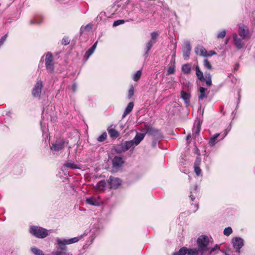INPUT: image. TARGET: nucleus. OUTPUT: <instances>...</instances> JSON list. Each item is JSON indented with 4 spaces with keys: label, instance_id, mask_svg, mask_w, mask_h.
Listing matches in <instances>:
<instances>
[{
    "label": "nucleus",
    "instance_id": "21",
    "mask_svg": "<svg viewBox=\"0 0 255 255\" xmlns=\"http://www.w3.org/2000/svg\"><path fill=\"white\" fill-rule=\"evenodd\" d=\"M145 127L146 133L150 135H156V134H158L159 132L158 129H155L152 127L146 126Z\"/></svg>",
    "mask_w": 255,
    "mask_h": 255
},
{
    "label": "nucleus",
    "instance_id": "45",
    "mask_svg": "<svg viewBox=\"0 0 255 255\" xmlns=\"http://www.w3.org/2000/svg\"><path fill=\"white\" fill-rule=\"evenodd\" d=\"M7 37V34H6L5 35H4V36H3L0 39V46H1L4 42L5 41V40H6V38Z\"/></svg>",
    "mask_w": 255,
    "mask_h": 255
},
{
    "label": "nucleus",
    "instance_id": "18",
    "mask_svg": "<svg viewBox=\"0 0 255 255\" xmlns=\"http://www.w3.org/2000/svg\"><path fill=\"white\" fill-rule=\"evenodd\" d=\"M106 186V182L105 180H101L97 183L95 186V188L97 191H103L105 190Z\"/></svg>",
    "mask_w": 255,
    "mask_h": 255
},
{
    "label": "nucleus",
    "instance_id": "39",
    "mask_svg": "<svg viewBox=\"0 0 255 255\" xmlns=\"http://www.w3.org/2000/svg\"><path fill=\"white\" fill-rule=\"evenodd\" d=\"M233 232L231 227H227L224 230V234L226 236H230Z\"/></svg>",
    "mask_w": 255,
    "mask_h": 255
},
{
    "label": "nucleus",
    "instance_id": "57",
    "mask_svg": "<svg viewBox=\"0 0 255 255\" xmlns=\"http://www.w3.org/2000/svg\"><path fill=\"white\" fill-rule=\"evenodd\" d=\"M228 42H229V39H227L226 40V41H225V43H226V44H227V43H228Z\"/></svg>",
    "mask_w": 255,
    "mask_h": 255
},
{
    "label": "nucleus",
    "instance_id": "12",
    "mask_svg": "<svg viewBox=\"0 0 255 255\" xmlns=\"http://www.w3.org/2000/svg\"><path fill=\"white\" fill-rule=\"evenodd\" d=\"M43 87V83L41 80L38 81L35 84L32 91V95L35 97H37L39 96L41 92V89Z\"/></svg>",
    "mask_w": 255,
    "mask_h": 255
},
{
    "label": "nucleus",
    "instance_id": "47",
    "mask_svg": "<svg viewBox=\"0 0 255 255\" xmlns=\"http://www.w3.org/2000/svg\"><path fill=\"white\" fill-rule=\"evenodd\" d=\"M92 28V25H90V24H87V25H86L85 26H84V27H81V31H83V29H84V30H90Z\"/></svg>",
    "mask_w": 255,
    "mask_h": 255
},
{
    "label": "nucleus",
    "instance_id": "43",
    "mask_svg": "<svg viewBox=\"0 0 255 255\" xmlns=\"http://www.w3.org/2000/svg\"><path fill=\"white\" fill-rule=\"evenodd\" d=\"M197 186H195L194 189L193 190H192V191H191L190 195H189V197H190V199H191V200L192 201H194V199H195V198H194V196H193V193H195V192L196 191V190H197Z\"/></svg>",
    "mask_w": 255,
    "mask_h": 255
},
{
    "label": "nucleus",
    "instance_id": "8",
    "mask_svg": "<svg viewBox=\"0 0 255 255\" xmlns=\"http://www.w3.org/2000/svg\"><path fill=\"white\" fill-rule=\"evenodd\" d=\"M232 244L236 252L240 253L241 249L244 246V240L241 237H234L232 239Z\"/></svg>",
    "mask_w": 255,
    "mask_h": 255
},
{
    "label": "nucleus",
    "instance_id": "2",
    "mask_svg": "<svg viewBox=\"0 0 255 255\" xmlns=\"http://www.w3.org/2000/svg\"><path fill=\"white\" fill-rule=\"evenodd\" d=\"M144 136L145 134L137 132L133 139L124 142L125 146L127 150L130 148L133 150L144 139Z\"/></svg>",
    "mask_w": 255,
    "mask_h": 255
},
{
    "label": "nucleus",
    "instance_id": "40",
    "mask_svg": "<svg viewBox=\"0 0 255 255\" xmlns=\"http://www.w3.org/2000/svg\"><path fill=\"white\" fill-rule=\"evenodd\" d=\"M203 63H204V66L206 68H207L209 70H211L212 68V66L211 64H210V62L207 59H205L204 60Z\"/></svg>",
    "mask_w": 255,
    "mask_h": 255
},
{
    "label": "nucleus",
    "instance_id": "22",
    "mask_svg": "<svg viewBox=\"0 0 255 255\" xmlns=\"http://www.w3.org/2000/svg\"><path fill=\"white\" fill-rule=\"evenodd\" d=\"M133 102H130L127 108H126L123 115H122V118L124 119L126 117L127 115H128L129 113L131 112V111L133 109Z\"/></svg>",
    "mask_w": 255,
    "mask_h": 255
},
{
    "label": "nucleus",
    "instance_id": "33",
    "mask_svg": "<svg viewBox=\"0 0 255 255\" xmlns=\"http://www.w3.org/2000/svg\"><path fill=\"white\" fill-rule=\"evenodd\" d=\"M108 132L111 137L116 138L119 136V132L115 129H109Z\"/></svg>",
    "mask_w": 255,
    "mask_h": 255
},
{
    "label": "nucleus",
    "instance_id": "10",
    "mask_svg": "<svg viewBox=\"0 0 255 255\" xmlns=\"http://www.w3.org/2000/svg\"><path fill=\"white\" fill-rule=\"evenodd\" d=\"M109 184L111 189H117L122 184V180L117 177L111 176L109 178Z\"/></svg>",
    "mask_w": 255,
    "mask_h": 255
},
{
    "label": "nucleus",
    "instance_id": "51",
    "mask_svg": "<svg viewBox=\"0 0 255 255\" xmlns=\"http://www.w3.org/2000/svg\"><path fill=\"white\" fill-rule=\"evenodd\" d=\"M77 86L76 84H73L72 86V89L73 92H75L76 90Z\"/></svg>",
    "mask_w": 255,
    "mask_h": 255
},
{
    "label": "nucleus",
    "instance_id": "53",
    "mask_svg": "<svg viewBox=\"0 0 255 255\" xmlns=\"http://www.w3.org/2000/svg\"><path fill=\"white\" fill-rule=\"evenodd\" d=\"M215 54H216V53L212 51H210L209 53H207V54H212V55H213Z\"/></svg>",
    "mask_w": 255,
    "mask_h": 255
},
{
    "label": "nucleus",
    "instance_id": "42",
    "mask_svg": "<svg viewBox=\"0 0 255 255\" xmlns=\"http://www.w3.org/2000/svg\"><path fill=\"white\" fill-rule=\"evenodd\" d=\"M125 23V21L124 20H118L114 22L113 24V26H117L120 24H124Z\"/></svg>",
    "mask_w": 255,
    "mask_h": 255
},
{
    "label": "nucleus",
    "instance_id": "50",
    "mask_svg": "<svg viewBox=\"0 0 255 255\" xmlns=\"http://www.w3.org/2000/svg\"><path fill=\"white\" fill-rule=\"evenodd\" d=\"M157 142V141L156 140H154L152 141V146L154 148V147H156Z\"/></svg>",
    "mask_w": 255,
    "mask_h": 255
},
{
    "label": "nucleus",
    "instance_id": "7",
    "mask_svg": "<svg viewBox=\"0 0 255 255\" xmlns=\"http://www.w3.org/2000/svg\"><path fill=\"white\" fill-rule=\"evenodd\" d=\"M45 66L47 71L52 73L54 70V63L53 55L50 53H48L45 56Z\"/></svg>",
    "mask_w": 255,
    "mask_h": 255
},
{
    "label": "nucleus",
    "instance_id": "19",
    "mask_svg": "<svg viewBox=\"0 0 255 255\" xmlns=\"http://www.w3.org/2000/svg\"><path fill=\"white\" fill-rule=\"evenodd\" d=\"M97 43H98V41H96L93 45V46L86 51L85 56V57L86 58V60H87L89 58V57L94 53V52L95 51V50L96 48Z\"/></svg>",
    "mask_w": 255,
    "mask_h": 255
},
{
    "label": "nucleus",
    "instance_id": "46",
    "mask_svg": "<svg viewBox=\"0 0 255 255\" xmlns=\"http://www.w3.org/2000/svg\"><path fill=\"white\" fill-rule=\"evenodd\" d=\"M70 42V40L68 38H63L62 41V43L64 45H68Z\"/></svg>",
    "mask_w": 255,
    "mask_h": 255
},
{
    "label": "nucleus",
    "instance_id": "56",
    "mask_svg": "<svg viewBox=\"0 0 255 255\" xmlns=\"http://www.w3.org/2000/svg\"><path fill=\"white\" fill-rule=\"evenodd\" d=\"M191 137V136L190 134L188 135L187 136V140H188Z\"/></svg>",
    "mask_w": 255,
    "mask_h": 255
},
{
    "label": "nucleus",
    "instance_id": "55",
    "mask_svg": "<svg viewBox=\"0 0 255 255\" xmlns=\"http://www.w3.org/2000/svg\"><path fill=\"white\" fill-rule=\"evenodd\" d=\"M194 206H195V208H196V209H195V210L194 211V212H195V211H196V210H197L198 209V204H195V205H194Z\"/></svg>",
    "mask_w": 255,
    "mask_h": 255
},
{
    "label": "nucleus",
    "instance_id": "59",
    "mask_svg": "<svg viewBox=\"0 0 255 255\" xmlns=\"http://www.w3.org/2000/svg\"><path fill=\"white\" fill-rule=\"evenodd\" d=\"M121 128H124V126L123 125L121 126Z\"/></svg>",
    "mask_w": 255,
    "mask_h": 255
},
{
    "label": "nucleus",
    "instance_id": "25",
    "mask_svg": "<svg viewBox=\"0 0 255 255\" xmlns=\"http://www.w3.org/2000/svg\"><path fill=\"white\" fill-rule=\"evenodd\" d=\"M182 71L185 74H189L191 71V66L190 64L187 63L182 65Z\"/></svg>",
    "mask_w": 255,
    "mask_h": 255
},
{
    "label": "nucleus",
    "instance_id": "44",
    "mask_svg": "<svg viewBox=\"0 0 255 255\" xmlns=\"http://www.w3.org/2000/svg\"><path fill=\"white\" fill-rule=\"evenodd\" d=\"M168 74H173L175 73V68L173 67H169L167 70Z\"/></svg>",
    "mask_w": 255,
    "mask_h": 255
},
{
    "label": "nucleus",
    "instance_id": "6",
    "mask_svg": "<svg viewBox=\"0 0 255 255\" xmlns=\"http://www.w3.org/2000/svg\"><path fill=\"white\" fill-rule=\"evenodd\" d=\"M233 43L235 46L238 50H240L243 48L246 44L245 39L243 37H239L236 33H234L232 34Z\"/></svg>",
    "mask_w": 255,
    "mask_h": 255
},
{
    "label": "nucleus",
    "instance_id": "20",
    "mask_svg": "<svg viewBox=\"0 0 255 255\" xmlns=\"http://www.w3.org/2000/svg\"><path fill=\"white\" fill-rule=\"evenodd\" d=\"M201 160L199 158H197L194 163V171L197 176H199L201 174V170L199 167Z\"/></svg>",
    "mask_w": 255,
    "mask_h": 255
},
{
    "label": "nucleus",
    "instance_id": "9",
    "mask_svg": "<svg viewBox=\"0 0 255 255\" xmlns=\"http://www.w3.org/2000/svg\"><path fill=\"white\" fill-rule=\"evenodd\" d=\"M238 34L240 37L246 39L249 37V30L248 27L244 24L239 25Z\"/></svg>",
    "mask_w": 255,
    "mask_h": 255
},
{
    "label": "nucleus",
    "instance_id": "27",
    "mask_svg": "<svg viewBox=\"0 0 255 255\" xmlns=\"http://www.w3.org/2000/svg\"><path fill=\"white\" fill-rule=\"evenodd\" d=\"M196 74L199 80L200 81L204 80V77L203 76V73L198 65L196 67Z\"/></svg>",
    "mask_w": 255,
    "mask_h": 255
},
{
    "label": "nucleus",
    "instance_id": "23",
    "mask_svg": "<svg viewBox=\"0 0 255 255\" xmlns=\"http://www.w3.org/2000/svg\"><path fill=\"white\" fill-rule=\"evenodd\" d=\"M200 94L199 95V99L201 100L207 97L208 93H206L207 89L200 87L199 89Z\"/></svg>",
    "mask_w": 255,
    "mask_h": 255
},
{
    "label": "nucleus",
    "instance_id": "37",
    "mask_svg": "<svg viewBox=\"0 0 255 255\" xmlns=\"http://www.w3.org/2000/svg\"><path fill=\"white\" fill-rule=\"evenodd\" d=\"M158 34L156 32H153L151 33V39L149 41H152L155 43L156 42V39L157 38Z\"/></svg>",
    "mask_w": 255,
    "mask_h": 255
},
{
    "label": "nucleus",
    "instance_id": "31",
    "mask_svg": "<svg viewBox=\"0 0 255 255\" xmlns=\"http://www.w3.org/2000/svg\"><path fill=\"white\" fill-rule=\"evenodd\" d=\"M200 124L198 123L196 126H195L193 129V136L196 137L197 135H198L200 131Z\"/></svg>",
    "mask_w": 255,
    "mask_h": 255
},
{
    "label": "nucleus",
    "instance_id": "54",
    "mask_svg": "<svg viewBox=\"0 0 255 255\" xmlns=\"http://www.w3.org/2000/svg\"><path fill=\"white\" fill-rule=\"evenodd\" d=\"M30 22V23H31V24H33V23H38V24H39V23H40L39 22H35V21H34L33 20H31Z\"/></svg>",
    "mask_w": 255,
    "mask_h": 255
},
{
    "label": "nucleus",
    "instance_id": "26",
    "mask_svg": "<svg viewBox=\"0 0 255 255\" xmlns=\"http://www.w3.org/2000/svg\"><path fill=\"white\" fill-rule=\"evenodd\" d=\"M116 150L117 152L119 153L126 152L127 150L124 143H122L117 145L116 147Z\"/></svg>",
    "mask_w": 255,
    "mask_h": 255
},
{
    "label": "nucleus",
    "instance_id": "52",
    "mask_svg": "<svg viewBox=\"0 0 255 255\" xmlns=\"http://www.w3.org/2000/svg\"><path fill=\"white\" fill-rule=\"evenodd\" d=\"M239 67V64H237L236 65H235V67H234V71H237L238 70V67Z\"/></svg>",
    "mask_w": 255,
    "mask_h": 255
},
{
    "label": "nucleus",
    "instance_id": "15",
    "mask_svg": "<svg viewBox=\"0 0 255 255\" xmlns=\"http://www.w3.org/2000/svg\"><path fill=\"white\" fill-rule=\"evenodd\" d=\"M195 52L197 55L203 57H208L212 56V54H207L205 48L202 46L199 45L196 47Z\"/></svg>",
    "mask_w": 255,
    "mask_h": 255
},
{
    "label": "nucleus",
    "instance_id": "30",
    "mask_svg": "<svg viewBox=\"0 0 255 255\" xmlns=\"http://www.w3.org/2000/svg\"><path fill=\"white\" fill-rule=\"evenodd\" d=\"M201 252L199 249H187V254L188 255H198Z\"/></svg>",
    "mask_w": 255,
    "mask_h": 255
},
{
    "label": "nucleus",
    "instance_id": "24",
    "mask_svg": "<svg viewBox=\"0 0 255 255\" xmlns=\"http://www.w3.org/2000/svg\"><path fill=\"white\" fill-rule=\"evenodd\" d=\"M86 202L91 205L95 206H99L100 205L99 201L95 198L91 197L87 198L86 200Z\"/></svg>",
    "mask_w": 255,
    "mask_h": 255
},
{
    "label": "nucleus",
    "instance_id": "17",
    "mask_svg": "<svg viewBox=\"0 0 255 255\" xmlns=\"http://www.w3.org/2000/svg\"><path fill=\"white\" fill-rule=\"evenodd\" d=\"M181 98L183 99L186 107H188L190 105V95L184 91L181 92Z\"/></svg>",
    "mask_w": 255,
    "mask_h": 255
},
{
    "label": "nucleus",
    "instance_id": "1",
    "mask_svg": "<svg viewBox=\"0 0 255 255\" xmlns=\"http://www.w3.org/2000/svg\"><path fill=\"white\" fill-rule=\"evenodd\" d=\"M85 236L86 234H83L78 237L69 239L58 238L56 240V244L59 249H67L66 245L77 243Z\"/></svg>",
    "mask_w": 255,
    "mask_h": 255
},
{
    "label": "nucleus",
    "instance_id": "28",
    "mask_svg": "<svg viewBox=\"0 0 255 255\" xmlns=\"http://www.w3.org/2000/svg\"><path fill=\"white\" fill-rule=\"evenodd\" d=\"M220 134L219 133H216L214 134L210 139L209 141V144L210 146H213L215 145V144L217 143V138L219 137Z\"/></svg>",
    "mask_w": 255,
    "mask_h": 255
},
{
    "label": "nucleus",
    "instance_id": "13",
    "mask_svg": "<svg viewBox=\"0 0 255 255\" xmlns=\"http://www.w3.org/2000/svg\"><path fill=\"white\" fill-rule=\"evenodd\" d=\"M112 163L113 168L117 170L122 166L124 161L121 157L116 156L113 159Z\"/></svg>",
    "mask_w": 255,
    "mask_h": 255
},
{
    "label": "nucleus",
    "instance_id": "14",
    "mask_svg": "<svg viewBox=\"0 0 255 255\" xmlns=\"http://www.w3.org/2000/svg\"><path fill=\"white\" fill-rule=\"evenodd\" d=\"M80 167L77 165L75 164L73 162L71 161H67L62 166V170H66L68 169H80Z\"/></svg>",
    "mask_w": 255,
    "mask_h": 255
},
{
    "label": "nucleus",
    "instance_id": "49",
    "mask_svg": "<svg viewBox=\"0 0 255 255\" xmlns=\"http://www.w3.org/2000/svg\"><path fill=\"white\" fill-rule=\"evenodd\" d=\"M219 249L218 245H216V246L214 248H213L210 250V253L212 254L213 253L215 250H218Z\"/></svg>",
    "mask_w": 255,
    "mask_h": 255
},
{
    "label": "nucleus",
    "instance_id": "3",
    "mask_svg": "<svg viewBox=\"0 0 255 255\" xmlns=\"http://www.w3.org/2000/svg\"><path fill=\"white\" fill-rule=\"evenodd\" d=\"M30 233L38 238L43 239L48 235V231L40 227L32 226L29 229Z\"/></svg>",
    "mask_w": 255,
    "mask_h": 255
},
{
    "label": "nucleus",
    "instance_id": "35",
    "mask_svg": "<svg viewBox=\"0 0 255 255\" xmlns=\"http://www.w3.org/2000/svg\"><path fill=\"white\" fill-rule=\"evenodd\" d=\"M31 251L35 255H44L42 251L36 248H31Z\"/></svg>",
    "mask_w": 255,
    "mask_h": 255
},
{
    "label": "nucleus",
    "instance_id": "11",
    "mask_svg": "<svg viewBox=\"0 0 255 255\" xmlns=\"http://www.w3.org/2000/svg\"><path fill=\"white\" fill-rule=\"evenodd\" d=\"M191 46L189 41H186L184 42L183 47V56L185 60H187L190 55Z\"/></svg>",
    "mask_w": 255,
    "mask_h": 255
},
{
    "label": "nucleus",
    "instance_id": "4",
    "mask_svg": "<svg viewBox=\"0 0 255 255\" xmlns=\"http://www.w3.org/2000/svg\"><path fill=\"white\" fill-rule=\"evenodd\" d=\"M198 248L202 253L206 252L209 250V239L206 236H200L197 241Z\"/></svg>",
    "mask_w": 255,
    "mask_h": 255
},
{
    "label": "nucleus",
    "instance_id": "38",
    "mask_svg": "<svg viewBox=\"0 0 255 255\" xmlns=\"http://www.w3.org/2000/svg\"><path fill=\"white\" fill-rule=\"evenodd\" d=\"M107 134L106 132H103L101 135L97 138V140L99 142L104 141L107 138Z\"/></svg>",
    "mask_w": 255,
    "mask_h": 255
},
{
    "label": "nucleus",
    "instance_id": "5",
    "mask_svg": "<svg viewBox=\"0 0 255 255\" xmlns=\"http://www.w3.org/2000/svg\"><path fill=\"white\" fill-rule=\"evenodd\" d=\"M65 146V140L63 139H59L51 143L50 147L53 152H58L63 150Z\"/></svg>",
    "mask_w": 255,
    "mask_h": 255
},
{
    "label": "nucleus",
    "instance_id": "16",
    "mask_svg": "<svg viewBox=\"0 0 255 255\" xmlns=\"http://www.w3.org/2000/svg\"><path fill=\"white\" fill-rule=\"evenodd\" d=\"M67 249H59L58 246H57V249L52 252L53 255H73L70 253L67 252Z\"/></svg>",
    "mask_w": 255,
    "mask_h": 255
},
{
    "label": "nucleus",
    "instance_id": "29",
    "mask_svg": "<svg viewBox=\"0 0 255 255\" xmlns=\"http://www.w3.org/2000/svg\"><path fill=\"white\" fill-rule=\"evenodd\" d=\"M154 44V42H152V41H148V42L146 44V46H145V53H144V56H145V57H147L148 55V51L151 49V47H152V46L153 45V44Z\"/></svg>",
    "mask_w": 255,
    "mask_h": 255
},
{
    "label": "nucleus",
    "instance_id": "48",
    "mask_svg": "<svg viewBox=\"0 0 255 255\" xmlns=\"http://www.w3.org/2000/svg\"><path fill=\"white\" fill-rule=\"evenodd\" d=\"M128 97L130 98L133 95V87L132 86L128 91Z\"/></svg>",
    "mask_w": 255,
    "mask_h": 255
},
{
    "label": "nucleus",
    "instance_id": "32",
    "mask_svg": "<svg viewBox=\"0 0 255 255\" xmlns=\"http://www.w3.org/2000/svg\"><path fill=\"white\" fill-rule=\"evenodd\" d=\"M204 80L205 81L207 86H210L212 85L211 76L210 73H206Z\"/></svg>",
    "mask_w": 255,
    "mask_h": 255
},
{
    "label": "nucleus",
    "instance_id": "58",
    "mask_svg": "<svg viewBox=\"0 0 255 255\" xmlns=\"http://www.w3.org/2000/svg\"><path fill=\"white\" fill-rule=\"evenodd\" d=\"M227 133H228V131H227L226 130V132H225V135H224V137H224L225 136H226L227 135Z\"/></svg>",
    "mask_w": 255,
    "mask_h": 255
},
{
    "label": "nucleus",
    "instance_id": "34",
    "mask_svg": "<svg viewBox=\"0 0 255 255\" xmlns=\"http://www.w3.org/2000/svg\"><path fill=\"white\" fill-rule=\"evenodd\" d=\"M187 248L183 247L181 248L178 252H175L173 255H185L187 254Z\"/></svg>",
    "mask_w": 255,
    "mask_h": 255
},
{
    "label": "nucleus",
    "instance_id": "41",
    "mask_svg": "<svg viewBox=\"0 0 255 255\" xmlns=\"http://www.w3.org/2000/svg\"><path fill=\"white\" fill-rule=\"evenodd\" d=\"M226 34V31L225 30H223L218 34L217 37L218 38H223L224 37H225Z\"/></svg>",
    "mask_w": 255,
    "mask_h": 255
},
{
    "label": "nucleus",
    "instance_id": "36",
    "mask_svg": "<svg viewBox=\"0 0 255 255\" xmlns=\"http://www.w3.org/2000/svg\"><path fill=\"white\" fill-rule=\"evenodd\" d=\"M141 72L140 70L137 71L133 75L132 79L134 81H138L141 77Z\"/></svg>",
    "mask_w": 255,
    "mask_h": 255
}]
</instances>
